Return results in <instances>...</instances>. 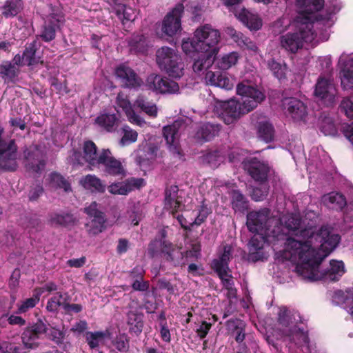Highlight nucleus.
Returning <instances> with one entry per match:
<instances>
[{
    "label": "nucleus",
    "instance_id": "1",
    "mask_svg": "<svg viewBox=\"0 0 353 353\" xmlns=\"http://www.w3.org/2000/svg\"><path fill=\"white\" fill-rule=\"evenodd\" d=\"M270 210L263 209L253 211L247 216V227L255 234L248 243V260L253 262L263 261L268 256L264 245H271L275 252V258L278 261H290L295 263L298 260H294L288 256L287 253L291 254L289 248L291 241L303 242L309 239L306 232H312V245H316L320 241L319 236L323 232L331 231L329 228L323 226L320 228L309 226L305 228L301 227V219L294 214H286L277 219L270 217Z\"/></svg>",
    "mask_w": 353,
    "mask_h": 353
},
{
    "label": "nucleus",
    "instance_id": "2",
    "mask_svg": "<svg viewBox=\"0 0 353 353\" xmlns=\"http://www.w3.org/2000/svg\"><path fill=\"white\" fill-rule=\"evenodd\" d=\"M312 232L308 231L306 235L309 239L306 241H291L289 248L292 250L288 256L298 260L295 271L303 280L307 281H338L345 273L344 263L341 261L332 260L329 267L321 270L322 261L336 248L340 242L339 234L331 231L324 230L319 236V242L312 245Z\"/></svg>",
    "mask_w": 353,
    "mask_h": 353
},
{
    "label": "nucleus",
    "instance_id": "3",
    "mask_svg": "<svg viewBox=\"0 0 353 353\" xmlns=\"http://www.w3.org/2000/svg\"><path fill=\"white\" fill-rule=\"evenodd\" d=\"M324 6V0H296V17L292 22L294 32L281 37V45L288 51L296 52L304 43L315 45L327 41L328 29L333 25V13L323 16L319 12Z\"/></svg>",
    "mask_w": 353,
    "mask_h": 353
},
{
    "label": "nucleus",
    "instance_id": "4",
    "mask_svg": "<svg viewBox=\"0 0 353 353\" xmlns=\"http://www.w3.org/2000/svg\"><path fill=\"white\" fill-rule=\"evenodd\" d=\"M220 39L219 31L205 24L195 30L192 38L182 40V50L192 58V70L195 73H203L214 63V57L219 51L217 45Z\"/></svg>",
    "mask_w": 353,
    "mask_h": 353
},
{
    "label": "nucleus",
    "instance_id": "5",
    "mask_svg": "<svg viewBox=\"0 0 353 353\" xmlns=\"http://www.w3.org/2000/svg\"><path fill=\"white\" fill-rule=\"evenodd\" d=\"M241 102L235 99L225 101L220 105V117L227 125L233 123L242 115L253 110L265 98L264 93L250 82L243 81L236 88Z\"/></svg>",
    "mask_w": 353,
    "mask_h": 353
},
{
    "label": "nucleus",
    "instance_id": "6",
    "mask_svg": "<svg viewBox=\"0 0 353 353\" xmlns=\"http://www.w3.org/2000/svg\"><path fill=\"white\" fill-rule=\"evenodd\" d=\"M301 316L297 311L281 307L278 313L277 330L281 338L288 342L289 347L307 345L309 343L307 332L302 325Z\"/></svg>",
    "mask_w": 353,
    "mask_h": 353
},
{
    "label": "nucleus",
    "instance_id": "7",
    "mask_svg": "<svg viewBox=\"0 0 353 353\" xmlns=\"http://www.w3.org/2000/svg\"><path fill=\"white\" fill-rule=\"evenodd\" d=\"M156 61L159 68L173 79H180L184 74V63L175 49L168 46L158 49Z\"/></svg>",
    "mask_w": 353,
    "mask_h": 353
},
{
    "label": "nucleus",
    "instance_id": "8",
    "mask_svg": "<svg viewBox=\"0 0 353 353\" xmlns=\"http://www.w3.org/2000/svg\"><path fill=\"white\" fill-rule=\"evenodd\" d=\"M161 247V252L164 254L165 259L170 261L174 265H183L186 263V259L189 256H197L199 251V248L194 246L193 250L187 251L183 253L181 248L173 246L172 243L165 240H154L149 245L148 252L152 256L157 253L156 248Z\"/></svg>",
    "mask_w": 353,
    "mask_h": 353
},
{
    "label": "nucleus",
    "instance_id": "9",
    "mask_svg": "<svg viewBox=\"0 0 353 353\" xmlns=\"http://www.w3.org/2000/svg\"><path fill=\"white\" fill-rule=\"evenodd\" d=\"M314 94L327 105H332L335 103L337 90L330 74H322L319 77L314 86Z\"/></svg>",
    "mask_w": 353,
    "mask_h": 353
},
{
    "label": "nucleus",
    "instance_id": "10",
    "mask_svg": "<svg viewBox=\"0 0 353 353\" xmlns=\"http://www.w3.org/2000/svg\"><path fill=\"white\" fill-rule=\"evenodd\" d=\"M47 325L39 319L37 322L26 327L22 333L21 339L26 348L34 349L38 347L39 340L47 333Z\"/></svg>",
    "mask_w": 353,
    "mask_h": 353
},
{
    "label": "nucleus",
    "instance_id": "11",
    "mask_svg": "<svg viewBox=\"0 0 353 353\" xmlns=\"http://www.w3.org/2000/svg\"><path fill=\"white\" fill-rule=\"evenodd\" d=\"M145 85L149 90L157 93L175 94L179 90L177 83L155 74H151L148 77Z\"/></svg>",
    "mask_w": 353,
    "mask_h": 353
},
{
    "label": "nucleus",
    "instance_id": "12",
    "mask_svg": "<svg viewBox=\"0 0 353 353\" xmlns=\"http://www.w3.org/2000/svg\"><path fill=\"white\" fill-rule=\"evenodd\" d=\"M83 155L74 152L71 157L74 163L83 164V161L87 162L91 167L99 168L100 152H97V148L94 142L87 141L84 142L83 146Z\"/></svg>",
    "mask_w": 353,
    "mask_h": 353
},
{
    "label": "nucleus",
    "instance_id": "13",
    "mask_svg": "<svg viewBox=\"0 0 353 353\" xmlns=\"http://www.w3.org/2000/svg\"><path fill=\"white\" fill-rule=\"evenodd\" d=\"M183 10V6L178 4L170 12L167 14L161 27V30L164 34L172 37L181 30V18Z\"/></svg>",
    "mask_w": 353,
    "mask_h": 353
},
{
    "label": "nucleus",
    "instance_id": "14",
    "mask_svg": "<svg viewBox=\"0 0 353 353\" xmlns=\"http://www.w3.org/2000/svg\"><path fill=\"white\" fill-rule=\"evenodd\" d=\"M0 170L13 171L18 166L17 145L13 140H10L8 143L1 144L0 146Z\"/></svg>",
    "mask_w": 353,
    "mask_h": 353
},
{
    "label": "nucleus",
    "instance_id": "15",
    "mask_svg": "<svg viewBox=\"0 0 353 353\" xmlns=\"http://www.w3.org/2000/svg\"><path fill=\"white\" fill-rule=\"evenodd\" d=\"M99 167L103 166L104 171L112 176H125V170L122 162L114 158L109 149L100 151Z\"/></svg>",
    "mask_w": 353,
    "mask_h": 353
},
{
    "label": "nucleus",
    "instance_id": "16",
    "mask_svg": "<svg viewBox=\"0 0 353 353\" xmlns=\"http://www.w3.org/2000/svg\"><path fill=\"white\" fill-rule=\"evenodd\" d=\"M98 204L92 202L88 207L85 208V212L92 219L86 224L87 231L92 235L98 234L104 229L105 218L103 214L99 210Z\"/></svg>",
    "mask_w": 353,
    "mask_h": 353
},
{
    "label": "nucleus",
    "instance_id": "17",
    "mask_svg": "<svg viewBox=\"0 0 353 353\" xmlns=\"http://www.w3.org/2000/svg\"><path fill=\"white\" fill-rule=\"evenodd\" d=\"M115 74L125 88L137 89L143 83L137 73L125 64L119 65L115 70Z\"/></svg>",
    "mask_w": 353,
    "mask_h": 353
},
{
    "label": "nucleus",
    "instance_id": "18",
    "mask_svg": "<svg viewBox=\"0 0 353 353\" xmlns=\"http://www.w3.org/2000/svg\"><path fill=\"white\" fill-rule=\"evenodd\" d=\"M145 185L141 178H129L123 181L116 182L108 187V192L112 194L127 195L133 190L139 189Z\"/></svg>",
    "mask_w": 353,
    "mask_h": 353
},
{
    "label": "nucleus",
    "instance_id": "19",
    "mask_svg": "<svg viewBox=\"0 0 353 353\" xmlns=\"http://www.w3.org/2000/svg\"><path fill=\"white\" fill-rule=\"evenodd\" d=\"M243 168L249 172L250 175L257 181H265L269 171L268 163L260 161L256 158H250L242 162Z\"/></svg>",
    "mask_w": 353,
    "mask_h": 353
},
{
    "label": "nucleus",
    "instance_id": "20",
    "mask_svg": "<svg viewBox=\"0 0 353 353\" xmlns=\"http://www.w3.org/2000/svg\"><path fill=\"white\" fill-rule=\"evenodd\" d=\"M283 106L288 115L296 121H303L307 116V107L298 99L286 98L283 101Z\"/></svg>",
    "mask_w": 353,
    "mask_h": 353
},
{
    "label": "nucleus",
    "instance_id": "21",
    "mask_svg": "<svg viewBox=\"0 0 353 353\" xmlns=\"http://www.w3.org/2000/svg\"><path fill=\"white\" fill-rule=\"evenodd\" d=\"M183 128V123L177 120L172 125L164 126L163 128V134L166 144L169 150L173 152H177L179 136Z\"/></svg>",
    "mask_w": 353,
    "mask_h": 353
},
{
    "label": "nucleus",
    "instance_id": "22",
    "mask_svg": "<svg viewBox=\"0 0 353 353\" xmlns=\"http://www.w3.org/2000/svg\"><path fill=\"white\" fill-rule=\"evenodd\" d=\"M339 63L343 66L341 72V86L345 90L353 89V57L343 53L339 57Z\"/></svg>",
    "mask_w": 353,
    "mask_h": 353
},
{
    "label": "nucleus",
    "instance_id": "23",
    "mask_svg": "<svg viewBox=\"0 0 353 353\" xmlns=\"http://www.w3.org/2000/svg\"><path fill=\"white\" fill-rule=\"evenodd\" d=\"M234 15L250 30H257L262 26V20L256 13H252L249 10L236 7L232 8Z\"/></svg>",
    "mask_w": 353,
    "mask_h": 353
},
{
    "label": "nucleus",
    "instance_id": "24",
    "mask_svg": "<svg viewBox=\"0 0 353 353\" xmlns=\"http://www.w3.org/2000/svg\"><path fill=\"white\" fill-rule=\"evenodd\" d=\"M24 156L28 161L26 166L30 171L38 173L44 169L45 162L43 154L37 148L34 147L25 150Z\"/></svg>",
    "mask_w": 353,
    "mask_h": 353
},
{
    "label": "nucleus",
    "instance_id": "25",
    "mask_svg": "<svg viewBox=\"0 0 353 353\" xmlns=\"http://www.w3.org/2000/svg\"><path fill=\"white\" fill-rule=\"evenodd\" d=\"M117 104L125 112L128 120L132 124L143 126L145 124V120L137 114L127 97L123 93H119L117 97Z\"/></svg>",
    "mask_w": 353,
    "mask_h": 353
},
{
    "label": "nucleus",
    "instance_id": "26",
    "mask_svg": "<svg viewBox=\"0 0 353 353\" xmlns=\"http://www.w3.org/2000/svg\"><path fill=\"white\" fill-rule=\"evenodd\" d=\"M205 80L207 84L230 90L234 88V83L226 74L221 72L208 71Z\"/></svg>",
    "mask_w": 353,
    "mask_h": 353
},
{
    "label": "nucleus",
    "instance_id": "27",
    "mask_svg": "<svg viewBox=\"0 0 353 353\" xmlns=\"http://www.w3.org/2000/svg\"><path fill=\"white\" fill-rule=\"evenodd\" d=\"M181 199L179 195V189L177 186H170L165 192V207L174 216L175 213L183 210Z\"/></svg>",
    "mask_w": 353,
    "mask_h": 353
},
{
    "label": "nucleus",
    "instance_id": "28",
    "mask_svg": "<svg viewBox=\"0 0 353 353\" xmlns=\"http://www.w3.org/2000/svg\"><path fill=\"white\" fill-rule=\"evenodd\" d=\"M210 212L211 211L207 205L202 204L197 210L196 216L194 220L191 219L190 221H188L183 215L179 214L176 216V219L183 228H188L194 225H200L205 221Z\"/></svg>",
    "mask_w": 353,
    "mask_h": 353
},
{
    "label": "nucleus",
    "instance_id": "29",
    "mask_svg": "<svg viewBox=\"0 0 353 353\" xmlns=\"http://www.w3.org/2000/svg\"><path fill=\"white\" fill-rule=\"evenodd\" d=\"M62 17L60 15L52 14L50 16L45 22L43 29L41 34V37L45 41H50L54 39L57 30L62 23Z\"/></svg>",
    "mask_w": 353,
    "mask_h": 353
},
{
    "label": "nucleus",
    "instance_id": "30",
    "mask_svg": "<svg viewBox=\"0 0 353 353\" xmlns=\"http://www.w3.org/2000/svg\"><path fill=\"white\" fill-rule=\"evenodd\" d=\"M110 337L108 330L86 332L85 333V341L92 350L99 349L104 345L105 341Z\"/></svg>",
    "mask_w": 353,
    "mask_h": 353
},
{
    "label": "nucleus",
    "instance_id": "31",
    "mask_svg": "<svg viewBox=\"0 0 353 353\" xmlns=\"http://www.w3.org/2000/svg\"><path fill=\"white\" fill-rule=\"evenodd\" d=\"M232 247L230 245H225L221 251L219 259H214L212 262V267L216 272H220L221 274L229 270L228 262L232 258Z\"/></svg>",
    "mask_w": 353,
    "mask_h": 353
},
{
    "label": "nucleus",
    "instance_id": "32",
    "mask_svg": "<svg viewBox=\"0 0 353 353\" xmlns=\"http://www.w3.org/2000/svg\"><path fill=\"white\" fill-rule=\"evenodd\" d=\"M322 203L332 209L341 210L346 205L345 196L337 192L324 194L321 198Z\"/></svg>",
    "mask_w": 353,
    "mask_h": 353
},
{
    "label": "nucleus",
    "instance_id": "33",
    "mask_svg": "<svg viewBox=\"0 0 353 353\" xmlns=\"http://www.w3.org/2000/svg\"><path fill=\"white\" fill-rule=\"evenodd\" d=\"M241 59V55L237 52H230L223 54L219 57L214 62L216 66L221 70H228L233 66H235L239 60Z\"/></svg>",
    "mask_w": 353,
    "mask_h": 353
},
{
    "label": "nucleus",
    "instance_id": "34",
    "mask_svg": "<svg viewBox=\"0 0 353 353\" xmlns=\"http://www.w3.org/2000/svg\"><path fill=\"white\" fill-rule=\"evenodd\" d=\"M221 125L218 124L204 123L196 133V139L199 141H208L218 134Z\"/></svg>",
    "mask_w": 353,
    "mask_h": 353
},
{
    "label": "nucleus",
    "instance_id": "35",
    "mask_svg": "<svg viewBox=\"0 0 353 353\" xmlns=\"http://www.w3.org/2000/svg\"><path fill=\"white\" fill-rule=\"evenodd\" d=\"M80 184L92 192H103L105 185L101 179L93 174H88L80 179Z\"/></svg>",
    "mask_w": 353,
    "mask_h": 353
},
{
    "label": "nucleus",
    "instance_id": "36",
    "mask_svg": "<svg viewBox=\"0 0 353 353\" xmlns=\"http://www.w3.org/2000/svg\"><path fill=\"white\" fill-rule=\"evenodd\" d=\"M119 117L117 114H101L95 119V122L100 127L103 128L108 132H112L118 126Z\"/></svg>",
    "mask_w": 353,
    "mask_h": 353
},
{
    "label": "nucleus",
    "instance_id": "37",
    "mask_svg": "<svg viewBox=\"0 0 353 353\" xmlns=\"http://www.w3.org/2000/svg\"><path fill=\"white\" fill-rule=\"evenodd\" d=\"M19 70L11 62H4L0 65V77L4 80L5 83H14L18 74Z\"/></svg>",
    "mask_w": 353,
    "mask_h": 353
},
{
    "label": "nucleus",
    "instance_id": "38",
    "mask_svg": "<svg viewBox=\"0 0 353 353\" xmlns=\"http://www.w3.org/2000/svg\"><path fill=\"white\" fill-rule=\"evenodd\" d=\"M228 33L239 47L247 48L252 51H256L257 47L255 43L241 32H237L233 28H228Z\"/></svg>",
    "mask_w": 353,
    "mask_h": 353
},
{
    "label": "nucleus",
    "instance_id": "39",
    "mask_svg": "<svg viewBox=\"0 0 353 353\" xmlns=\"http://www.w3.org/2000/svg\"><path fill=\"white\" fill-rule=\"evenodd\" d=\"M143 270L139 267L134 268L130 272V276L134 279L132 284L134 290L141 292L148 290L149 283L143 281Z\"/></svg>",
    "mask_w": 353,
    "mask_h": 353
},
{
    "label": "nucleus",
    "instance_id": "40",
    "mask_svg": "<svg viewBox=\"0 0 353 353\" xmlns=\"http://www.w3.org/2000/svg\"><path fill=\"white\" fill-rule=\"evenodd\" d=\"M112 3L115 6L114 9L119 19L126 21H132L135 19L134 10L126 6L121 0H112Z\"/></svg>",
    "mask_w": 353,
    "mask_h": 353
},
{
    "label": "nucleus",
    "instance_id": "41",
    "mask_svg": "<svg viewBox=\"0 0 353 353\" xmlns=\"http://www.w3.org/2000/svg\"><path fill=\"white\" fill-rule=\"evenodd\" d=\"M42 294V290H34L32 297L26 299L17 304V313H26L30 309L33 308L39 303Z\"/></svg>",
    "mask_w": 353,
    "mask_h": 353
},
{
    "label": "nucleus",
    "instance_id": "42",
    "mask_svg": "<svg viewBox=\"0 0 353 353\" xmlns=\"http://www.w3.org/2000/svg\"><path fill=\"white\" fill-rule=\"evenodd\" d=\"M257 132L259 137L266 143L273 140L274 133V128L272 124L267 121H263L259 123Z\"/></svg>",
    "mask_w": 353,
    "mask_h": 353
},
{
    "label": "nucleus",
    "instance_id": "43",
    "mask_svg": "<svg viewBox=\"0 0 353 353\" xmlns=\"http://www.w3.org/2000/svg\"><path fill=\"white\" fill-rule=\"evenodd\" d=\"M21 0H8L3 6V15L6 17H13L16 16L22 9Z\"/></svg>",
    "mask_w": 353,
    "mask_h": 353
},
{
    "label": "nucleus",
    "instance_id": "44",
    "mask_svg": "<svg viewBox=\"0 0 353 353\" xmlns=\"http://www.w3.org/2000/svg\"><path fill=\"white\" fill-rule=\"evenodd\" d=\"M130 51L134 53H144L147 50L145 38L143 35H134L128 41Z\"/></svg>",
    "mask_w": 353,
    "mask_h": 353
},
{
    "label": "nucleus",
    "instance_id": "45",
    "mask_svg": "<svg viewBox=\"0 0 353 353\" xmlns=\"http://www.w3.org/2000/svg\"><path fill=\"white\" fill-rule=\"evenodd\" d=\"M268 67L277 79H282L285 77L287 67L285 63L271 59L268 61Z\"/></svg>",
    "mask_w": 353,
    "mask_h": 353
},
{
    "label": "nucleus",
    "instance_id": "46",
    "mask_svg": "<svg viewBox=\"0 0 353 353\" xmlns=\"http://www.w3.org/2000/svg\"><path fill=\"white\" fill-rule=\"evenodd\" d=\"M123 136L119 141L121 146H125L134 143L137 140L138 133L128 125L122 128Z\"/></svg>",
    "mask_w": 353,
    "mask_h": 353
},
{
    "label": "nucleus",
    "instance_id": "47",
    "mask_svg": "<svg viewBox=\"0 0 353 353\" xmlns=\"http://www.w3.org/2000/svg\"><path fill=\"white\" fill-rule=\"evenodd\" d=\"M158 148L155 146H149L146 154H145V158L143 157L142 154H139L136 157L137 163L141 167H143L148 164L149 161L155 159L157 157V152Z\"/></svg>",
    "mask_w": 353,
    "mask_h": 353
},
{
    "label": "nucleus",
    "instance_id": "48",
    "mask_svg": "<svg viewBox=\"0 0 353 353\" xmlns=\"http://www.w3.org/2000/svg\"><path fill=\"white\" fill-rule=\"evenodd\" d=\"M232 203L236 211H243L247 208L246 199L239 190L232 192Z\"/></svg>",
    "mask_w": 353,
    "mask_h": 353
},
{
    "label": "nucleus",
    "instance_id": "49",
    "mask_svg": "<svg viewBox=\"0 0 353 353\" xmlns=\"http://www.w3.org/2000/svg\"><path fill=\"white\" fill-rule=\"evenodd\" d=\"M36 49L35 44L32 43L29 44L26 48L23 54V60L24 64L28 65H32L39 62V58L35 56Z\"/></svg>",
    "mask_w": 353,
    "mask_h": 353
},
{
    "label": "nucleus",
    "instance_id": "50",
    "mask_svg": "<svg viewBox=\"0 0 353 353\" xmlns=\"http://www.w3.org/2000/svg\"><path fill=\"white\" fill-rule=\"evenodd\" d=\"M50 177V183L52 186L63 188L65 192L70 190V185L61 175L57 173H52Z\"/></svg>",
    "mask_w": 353,
    "mask_h": 353
},
{
    "label": "nucleus",
    "instance_id": "51",
    "mask_svg": "<svg viewBox=\"0 0 353 353\" xmlns=\"http://www.w3.org/2000/svg\"><path fill=\"white\" fill-rule=\"evenodd\" d=\"M334 296L346 305H353V288L346 290L345 292L339 290L335 292Z\"/></svg>",
    "mask_w": 353,
    "mask_h": 353
},
{
    "label": "nucleus",
    "instance_id": "52",
    "mask_svg": "<svg viewBox=\"0 0 353 353\" xmlns=\"http://www.w3.org/2000/svg\"><path fill=\"white\" fill-rule=\"evenodd\" d=\"M65 299L61 293L54 294L48 302L46 308L48 311L54 312L64 303Z\"/></svg>",
    "mask_w": 353,
    "mask_h": 353
},
{
    "label": "nucleus",
    "instance_id": "53",
    "mask_svg": "<svg viewBox=\"0 0 353 353\" xmlns=\"http://www.w3.org/2000/svg\"><path fill=\"white\" fill-rule=\"evenodd\" d=\"M48 335L49 339L57 345H61L63 343L65 334L63 330L52 327L48 333Z\"/></svg>",
    "mask_w": 353,
    "mask_h": 353
},
{
    "label": "nucleus",
    "instance_id": "54",
    "mask_svg": "<svg viewBox=\"0 0 353 353\" xmlns=\"http://www.w3.org/2000/svg\"><path fill=\"white\" fill-rule=\"evenodd\" d=\"M128 213L129 214L131 223L134 225H138L142 219V212L140 210L139 203L134 204Z\"/></svg>",
    "mask_w": 353,
    "mask_h": 353
},
{
    "label": "nucleus",
    "instance_id": "55",
    "mask_svg": "<svg viewBox=\"0 0 353 353\" xmlns=\"http://www.w3.org/2000/svg\"><path fill=\"white\" fill-rule=\"evenodd\" d=\"M341 110L349 118H353V98H344L340 105Z\"/></svg>",
    "mask_w": 353,
    "mask_h": 353
},
{
    "label": "nucleus",
    "instance_id": "56",
    "mask_svg": "<svg viewBox=\"0 0 353 353\" xmlns=\"http://www.w3.org/2000/svg\"><path fill=\"white\" fill-rule=\"evenodd\" d=\"M128 323L133 325L134 323V328L131 327L135 332H141L143 327L142 316L133 313L128 314Z\"/></svg>",
    "mask_w": 353,
    "mask_h": 353
},
{
    "label": "nucleus",
    "instance_id": "57",
    "mask_svg": "<svg viewBox=\"0 0 353 353\" xmlns=\"http://www.w3.org/2000/svg\"><path fill=\"white\" fill-rule=\"evenodd\" d=\"M268 190L266 185L261 184L260 187L254 188L252 192V198L256 201L264 199L268 195Z\"/></svg>",
    "mask_w": 353,
    "mask_h": 353
},
{
    "label": "nucleus",
    "instance_id": "58",
    "mask_svg": "<svg viewBox=\"0 0 353 353\" xmlns=\"http://www.w3.org/2000/svg\"><path fill=\"white\" fill-rule=\"evenodd\" d=\"M115 347L120 352L127 351L129 347V341L125 334H119L114 341Z\"/></svg>",
    "mask_w": 353,
    "mask_h": 353
},
{
    "label": "nucleus",
    "instance_id": "59",
    "mask_svg": "<svg viewBox=\"0 0 353 353\" xmlns=\"http://www.w3.org/2000/svg\"><path fill=\"white\" fill-rule=\"evenodd\" d=\"M205 160L211 165V166L216 167L223 161V157L220 155L219 152L214 151L213 152L208 153L205 157Z\"/></svg>",
    "mask_w": 353,
    "mask_h": 353
},
{
    "label": "nucleus",
    "instance_id": "60",
    "mask_svg": "<svg viewBox=\"0 0 353 353\" xmlns=\"http://www.w3.org/2000/svg\"><path fill=\"white\" fill-rule=\"evenodd\" d=\"M245 323L239 319H230L227 322L228 329L233 332H238V330H245Z\"/></svg>",
    "mask_w": 353,
    "mask_h": 353
},
{
    "label": "nucleus",
    "instance_id": "61",
    "mask_svg": "<svg viewBox=\"0 0 353 353\" xmlns=\"http://www.w3.org/2000/svg\"><path fill=\"white\" fill-rule=\"evenodd\" d=\"M217 272L219 276L220 277V279H221L222 284H223V287L226 290L234 287V281L232 279V276L230 273V270H225V272H224L223 274H221L220 272Z\"/></svg>",
    "mask_w": 353,
    "mask_h": 353
},
{
    "label": "nucleus",
    "instance_id": "62",
    "mask_svg": "<svg viewBox=\"0 0 353 353\" xmlns=\"http://www.w3.org/2000/svg\"><path fill=\"white\" fill-rule=\"evenodd\" d=\"M72 220V217L69 214H55L52 217L51 221L52 223L58 225H65L68 222Z\"/></svg>",
    "mask_w": 353,
    "mask_h": 353
},
{
    "label": "nucleus",
    "instance_id": "63",
    "mask_svg": "<svg viewBox=\"0 0 353 353\" xmlns=\"http://www.w3.org/2000/svg\"><path fill=\"white\" fill-rule=\"evenodd\" d=\"M88 328V323L85 321L76 322L71 328V331L77 334H81Z\"/></svg>",
    "mask_w": 353,
    "mask_h": 353
},
{
    "label": "nucleus",
    "instance_id": "64",
    "mask_svg": "<svg viewBox=\"0 0 353 353\" xmlns=\"http://www.w3.org/2000/svg\"><path fill=\"white\" fill-rule=\"evenodd\" d=\"M342 132L347 139L353 145V123L343 125Z\"/></svg>",
    "mask_w": 353,
    "mask_h": 353
}]
</instances>
